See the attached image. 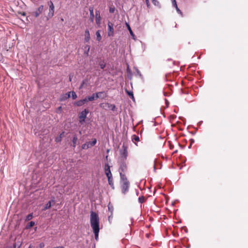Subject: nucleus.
I'll use <instances>...</instances> for the list:
<instances>
[{
    "label": "nucleus",
    "mask_w": 248,
    "mask_h": 248,
    "mask_svg": "<svg viewBox=\"0 0 248 248\" xmlns=\"http://www.w3.org/2000/svg\"><path fill=\"white\" fill-rule=\"evenodd\" d=\"M121 176V185L122 192L124 194H125L126 192L128 191L129 187V183L127 180L125 175L122 173L121 172L120 173Z\"/></svg>",
    "instance_id": "f257e3e1"
},
{
    "label": "nucleus",
    "mask_w": 248,
    "mask_h": 248,
    "mask_svg": "<svg viewBox=\"0 0 248 248\" xmlns=\"http://www.w3.org/2000/svg\"><path fill=\"white\" fill-rule=\"evenodd\" d=\"M90 221L91 225L93 229H99V217L96 213L93 212H91Z\"/></svg>",
    "instance_id": "f03ea898"
},
{
    "label": "nucleus",
    "mask_w": 248,
    "mask_h": 248,
    "mask_svg": "<svg viewBox=\"0 0 248 248\" xmlns=\"http://www.w3.org/2000/svg\"><path fill=\"white\" fill-rule=\"evenodd\" d=\"M49 12L48 13L47 16H46V19L48 20L51 18L54 15V6L51 1L49 2Z\"/></svg>",
    "instance_id": "7ed1b4c3"
},
{
    "label": "nucleus",
    "mask_w": 248,
    "mask_h": 248,
    "mask_svg": "<svg viewBox=\"0 0 248 248\" xmlns=\"http://www.w3.org/2000/svg\"><path fill=\"white\" fill-rule=\"evenodd\" d=\"M89 113V110L87 109H85L83 111L80 112L79 114V122L82 124L85 122V119L86 118L87 114Z\"/></svg>",
    "instance_id": "20e7f679"
},
{
    "label": "nucleus",
    "mask_w": 248,
    "mask_h": 248,
    "mask_svg": "<svg viewBox=\"0 0 248 248\" xmlns=\"http://www.w3.org/2000/svg\"><path fill=\"white\" fill-rule=\"evenodd\" d=\"M120 155L121 157L123 158L124 159H125L128 155V152L127 151L126 147L123 144L122 149L120 150Z\"/></svg>",
    "instance_id": "39448f33"
},
{
    "label": "nucleus",
    "mask_w": 248,
    "mask_h": 248,
    "mask_svg": "<svg viewBox=\"0 0 248 248\" xmlns=\"http://www.w3.org/2000/svg\"><path fill=\"white\" fill-rule=\"evenodd\" d=\"M22 245V240L19 236L16 238V242L13 245V248H19Z\"/></svg>",
    "instance_id": "423d86ee"
},
{
    "label": "nucleus",
    "mask_w": 248,
    "mask_h": 248,
    "mask_svg": "<svg viewBox=\"0 0 248 248\" xmlns=\"http://www.w3.org/2000/svg\"><path fill=\"white\" fill-rule=\"evenodd\" d=\"M108 35L109 36L113 35L114 30L113 25L112 23L108 22Z\"/></svg>",
    "instance_id": "0eeeda50"
},
{
    "label": "nucleus",
    "mask_w": 248,
    "mask_h": 248,
    "mask_svg": "<svg viewBox=\"0 0 248 248\" xmlns=\"http://www.w3.org/2000/svg\"><path fill=\"white\" fill-rule=\"evenodd\" d=\"M44 11V6L41 5L39 7H38L37 10L34 11L32 13V15L36 17H38L39 15L43 12Z\"/></svg>",
    "instance_id": "6e6552de"
},
{
    "label": "nucleus",
    "mask_w": 248,
    "mask_h": 248,
    "mask_svg": "<svg viewBox=\"0 0 248 248\" xmlns=\"http://www.w3.org/2000/svg\"><path fill=\"white\" fill-rule=\"evenodd\" d=\"M105 171L107 177L112 176L109 166L108 164H106L105 166Z\"/></svg>",
    "instance_id": "1a4fd4ad"
},
{
    "label": "nucleus",
    "mask_w": 248,
    "mask_h": 248,
    "mask_svg": "<svg viewBox=\"0 0 248 248\" xmlns=\"http://www.w3.org/2000/svg\"><path fill=\"white\" fill-rule=\"evenodd\" d=\"M95 94V97H96V99H97V98L103 99L107 96V94L104 92H98Z\"/></svg>",
    "instance_id": "9d476101"
},
{
    "label": "nucleus",
    "mask_w": 248,
    "mask_h": 248,
    "mask_svg": "<svg viewBox=\"0 0 248 248\" xmlns=\"http://www.w3.org/2000/svg\"><path fill=\"white\" fill-rule=\"evenodd\" d=\"M127 169V166L126 164L124 162H122L119 168V172L120 173L121 172L123 173V172H124Z\"/></svg>",
    "instance_id": "9b49d317"
},
{
    "label": "nucleus",
    "mask_w": 248,
    "mask_h": 248,
    "mask_svg": "<svg viewBox=\"0 0 248 248\" xmlns=\"http://www.w3.org/2000/svg\"><path fill=\"white\" fill-rule=\"evenodd\" d=\"M54 204L55 203V200L54 199L51 200V201L48 202L47 203L45 207L43 209V210H47L49 208H50L51 206V204Z\"/></svg>",
    "instance_id": "f8f14e48"
},
{
    "label": "nucleus",
    "mask_w": 248,
    "mask_h": 248,
    "mask_svg": "<svg viewBox=\"0 0 248 248\" xmlns=\"http://www.w3.org/2000/svg\"><path fill=\"white\" fill-rule=\"evenodd\" d=\"M87 102L86 97L82 100H79L76 103V105L78 106H81Z\"/></svg>",
    "instance_id": "ddd939ff"
},
{
    "label": "nucleus",
    "mask_w": 248,
    "mask_h": 248,
    "mask_svg": "<svg viewBox=\"0 0 248 248\" xmlns=\"http://www.w3.org/2000/svg\"><path fill=\"white\" fill-rule=\"evenodd\" d=\"M86 98L87 99V102L88 101H93L94 100L97 99L96 97H95V93H93L92 94V95H91L90 96L86 97Z\"/></svg>",
    "instance_id": "4468645a"
},
{
    "label": "nucleus",
    "mask_w": 248,
    "mask_h": 248,
    "mask_svg": "<svg viewBox=\"0 0 248 248\" xmlns=\"http://www.w3.org/2000/svg\"><path fill=\"white\" fill-rule=\"evenodd\" d=\"M95 16H96V22L97 24H99L100 19H101V16L100 15V12L99 11H96L95 12Z\"/></svg>",
    "instance_id": "2eb2a0df"
},
{
    "label": "nucleus",
    "mask_w": 248,
    "mask_h": 248,
    "mask_svg": "<svg viewBox=\"0 0 248 248\" xmlns=\"http://www.w3.org/2000/svg\"><path fill=\"white\" fill-rule=\"evenodd\" d=\"M85 40L86 42H88L90 39V34L89 31L86 30L85 31Z\"/></svg>",
    "instance_id": "dca6fc26"
},
{
    "label": "nucleus",
    "mask_w": 248,
    "mask_h": 248,
    "mask_svg": "<svg viewBox=\"0 0 248 248\" xmlns=\"http://www.w3.org/2000/svg\"><path fill=\"white\" fill-rule=\"evenodd\" d=\"M64 132H62L59 136L57 137L55 139V141L57 142H60L62 140V137H64Z\"/></svg>",
    "instance_id": "f3484780"
},
{
    "label": "nucleus",
    "mask_w": 248,
    "mask_h": 248,
    "mask_svg": "<svg viewBox=\"0 0 248 248\" xmlns=\"http://www.w3.org/2000/svg\"><path fill=\"white\" fill-rule=\"evenodd\" d=\"M97 140L95 139H93L91 142H87L90 148L93 146L96 143Z\"/></svg>",
    "instance_id": "a211bd4d"
},
{
    "label": "nucleus",
    "mask_w": 248,
    "mask_h": 248,
    "mask_svg": "<svg viewBox=\"0 0 248 248\" xmlns=\"http://www.w3.org/2000/svg\"><path fill=\"white\" fill-rule=\"evenodd\" d=\"M90 13V18L91 21L93 22L94 18L93 9V8H90L89 9Z\"/></svg>",
    "instance_id": "6ab92c4d"
},
{
    "label": "nucleus",
    "mask_w": 248,
    "mask_h": 248,
    "mask_svg": "<svg viewBox=\"0 0 248 248\" xmlns=\"http://www.w3.org/2000/svg\"><path fill=\"white\" fill-rule=\"evenodd\" d=\"M90 46L89 45H86L84 47L85 51L84 54L86 55L87 56L89 55V52L90 50Z\"/></svg>",
    "instance_id": "aec40b11"
},
{
    "label": "nucleus",
    "mask_w": 248,
    "mask_h": 248,
    "mask_svg": "<svg viewBox=\"0 0 248 248\" xmlns=\"http://www.w3.org/2000/svg\"><path fill=\"white\" fill-rule=\"evenodd\" d=\"M126 93H127V94L129 95V96L134 101L135 98L134 97V95L132 92H129L127 90H125Z\"/></svg>",
    "instance_id": "412c9836"
},
{
    "label": "nucleus",
    "mask_w": 248,
    "mask_h": 248,
    "mask_svg": "<svg viewBox=\"0 0 248 248\" xmlns=\"http://www.w3.org/2000/svg\"><path fill=\"white\" fill-rule=\"evenodd\" d=\"M93 232L94 233L95 235V239H97L98 237V233L99 232V229H93Z\"/></svg>",
    "instance_id": "4be33fe9"
},
{
    "label": "nucleus",
    "mask_w": 248,
    "mask_h": 248,
    "mask_svg": "<svg viewBox=\"0 0 248 248\" xmlns=\"http://www.w3.org/2000/svg\"><path fill=\"white\" fill-rule=\"evenodd\" d=\"M108 179V181L109 185H110L111 186H113V179H112V176L107 177Z\"/></svg>",
    "instance_id": "5701e85b"
},
{
    "label": "nucleus",
    "mask_w": 248,
    "mask_h": 248,
    "mask_svg": "<svg viewBox=\"0 0 248 248\" xmlns=\"http://www.w3.org/2000/svg\"><path fill=\"white\" fill-rule=\"evenodd\" d=\"M126 26H127V27L128 28V30L129 31V32H130L131 35H132V36H134V33H133V31H132V30H131L129 25L128 24H127V23H126Z\"/></svg>",
    "instance_id": "b1692460"
},
{
    "label": "nucleus",
    "mask_w": 248,
    "mask_h": 248,
    "mask_svg": "<svg viewBox=\"0 0 248 248\" xmlns=\"http://www.w3.org/2000/svg\"><path fill=\"white\" fill-rule=\"evenodd\" d=\"M68 97L67 96V95L65 94H63L61 96V98H60V100L61 101H64L66 99H68Z\"/></svg>",
    "instance_id": "393cba45"
},
{
    "label": "nucleus",
    "mask_w": 248,
    "mask_h": 248,
    "mask_svg": "<svg viewBox=\"0 0 248 248\" xmlns=\"http://www.w3.org/2000/svg\"><path fill=\"white\" fill-rule=\"evenodd\" d=\"M96 37H97V40L100 41L101 39V36L100 34L99 31H98L96 32Z\"/></svg>",
    "instance_id": "a878e982"
},
{
    "label": "nucleus",
    "mask_w": 248,
    "mask_h": 248,
    "mask_svg": "<svg viewBox=\"0 0 248 248\" xmlns=\"http://www.w3.org/2000/svg\"><path fill=\"white\" fill-rule=\"evenodd\" d=\"M35 224V223L33 221H31L29 224L28 225L27 227V228L29 229V228H30L32 227H33Z\"/></svg>",
    "instance_id": "bb28decb"
},
{
    "label": "nucleus",
    "mask_w": 248,
    "mask_h": 248,
    "mask_svg": "<svg viewBox=\"0 0 248 248\" xmlns=\"http://www.w3.org/2000/svg\"><path fill=\"white\" fill-rule=\"evenodd\" d=\"M82 149H87L89 148L90 147H89V145H88V143H87V142H86V143H84V144H83L82 145Z\"/></svg>",
    "instance_id": "cd10ccee"
},
{
    "label": "nucleus",
    "mask_w": 248,
    "mask_h": 248,
    "mask_svg": "<svg viewBox=\"0 0 248 248\" xmlns=\"http://www.w3.org/2000/svg\"><path fill=\"white\" fill-rule=\"evenodd\" d=\"M77 140H78V138L77 137H74L73 139V143L74 147L76 146V144Z\"/></svg>",
    "instance_id": "c85d7f7f"
},
{
    "label": "nucleus",
    "mask_w": 248,
    "mask_h": 248,
    "mask_svg": "<svg viewBox=\"0 0 248 248\" xmlns=\"http://www.w3.org/2000/svg\"><path fill=\"white\" fill-rule=\"evenodd\" d=\"M139 201L140 203H142L145 201V198L143 196L140 197L139 198Z\"/></svg>",
    "instance_id": "c756f323"
},
{
    "label": "nucleus",
    "mask_w": 248,
    "mask_h": 248,
    "mask_svg": "<svg viewBox=\"0 0 248 248\" xmlns=\"http://www.w3.org/2000/svg\"><path fill=\"white\" fill-rule=\"evenodd\" d=\"M32 214H30L29 215H28L27 217V218H26V220H30L32 218Z\"/></svg>",
    "instance_id": "7c9ffc66"
},
{
    "label": "nucleus",
    "mask_w": 248,
    "mask_h": 248,
    "mask_svg": "<svg viewBox=\"0 0 248 248\" xmlns=\"http://www.w3.org/2000/svg\"><path fill=\"white\" fill-rule=\"evenodd\" d=\"M72 94V98H73V99H76V98H77V94H76V93H75V92H72V94Z\"/></svg>",
    "instance_id": "2f4dec72"
},
{
    "label": "nucleus",
    "mask_w": 248,
    "mask_h": 248,
    "mask_svg": "<svg viewBox=\"0 0 248 248\" xmlns=\"http://www.w3.org/2000/svg\"><path fill=\"white\" fill-rule=\"evenodd\" d=\"M171 1L172 2V6H174V7H177V5L176 0H171Z\"/></svg>",
    "instance_id": "473e14b6"
},
{
    "label": "nucleus",
    "mask_w": 248,
    "mask_h": 248,
    "mask_svg": "<svg viewBox=\"0 0 248 248\" xmlns=\"http://www.w3.org/2000/svg\"><path fill=\"white\" fill-rule=\"evenodd\" d=\"M99 65L101 69H104L105 67V64L104 63H100Z\"/></svg>",
    "instance_id": "72a5a7b5"
},
{
    "label": "nucleus",
    "mask_w": 248,
    "mask_h": 248,
    "mask_svg": "<svg viewBox=\"0 0 248 248\" xmlns=\"http://www.w3.org/2000/svg\"><path fill=\"white\" fill-rule=\"evenodd\" d=\"M72 94V92H69L66 93L68 98H69L71 96V94Z\"/></svg>",
    "instance_id": "f704fd0d"
},
{
    "label": "nucleus",
    "mask_w": 248,
    "mask_h": 248,
    "mask_svg": "<svg viewBox=\"0 0 248 248\" xmlns=\"http://www.w3.org/2000/svg\"><path fill=\"white\" fill-rule=\"evenodd\" d=\"M114 12V8H110L109 9V12L113 13Z\"/></svg>",
    "instance_id": "c9c22d12"
},
{
    "label": "nucleus",
    "mask_w": 248,
    "mask_h": 248,
    "mask_svg": "<svg viewBox=\"0 0 248 248\" xmlns=\"http://www.w3.org/2000/svg\"><path fill=\"white\" fill-rule=\"evenodd\" d=\"M153 2L154 3L155 5H158L159 4L158 1L156 0H153Z\"/></svg>",
    "instance_id": "e433bc0d"
},
{
    "label": "nucleus",
    "mask_w": 248,
    "mask_h": 248,
    "mask_svg": "<svg viewBox=\"0 0 248 248\" xmlns=\"http://www.w3.org/2000/svg\"><path fill=\"white\" fill-rule=\"evenodd\" d=\"M175 8H176V10H177V11L179 13H180V14H181V13H181V11H180V9L178 8V6H177V7H175Z\"/></svg>",
    "instance_id": "4c0bfd02"
},
{
    "label": "nucleus",
    "mask_w": 248,
    "mask_h": 248,
    "mask_svg": "<svg viewBox=\"0 0 248 248\" xmlns=\"http://www.w3.org/2000/svg\"><path fill=\"white\" fill-rule=\"evenodd\" d=\"M134 140H136V141H139V138L138 137H135V138H134Z\"/></svg>",
    "instance_id": "58836bf2"
},
{
    "label": "nucleus",
    "mask_w": 248,
    "mask_h": 248,
    "mask_svg": "<svg viewBox=\"0 0 248 248\" xmlns=\"http://www.w3.org/2000/svg\"><path fill=\"white\" fill-rule=\"evenodd\" d=\"M54 248H64L62 246H59V247H54Z\"/></svg>",
    "instance_id": "ea45409f"
},
{
    "label": "nucleus",
    "mask_w": 248,
    "mask_h": 248,
    "mask_svg": "<svg viewBox=\"0 0 248 248\" xmlns=\"http://www.w3.org/2000/svg\"><path fill=\"white\" fill-rule=\"evenodd\" d=\"M40 247L42 248L44 246V244L43 243L40 244Z\"/></svg>",
    "instance_id": "a19ab883"
},
{
    "label": "nucleus",
    "mask_w": 248,
    "mask_h": 248,
    "mask_svg": "<svg viewBox=\"0 0 248 248\" xmlns=\"http://www.w3.org/2000/svg\"><path fill=\"white\" fill-rule=\"evenodd\" d=\"M108 209H109V210H110V209H111V208H110V207L109 205H108Z\"/></svg>",
    "instance_id": "79ce46f5"
},
{
    "label": "nucleus",
    "mask_w": 248,
    "mask_h": 248,
    "mask_svg": "<svg viewBox=\"0 0 248 248\" xmlns=\"http://www.w3.org/2000/svg\"><path fill=\"white\" fill-rule=\"evenodd\" d=\"M108 209H109V210H110V209H111V208H110V207L109 205H108Z\"/></svg>",
    "instance_id": "37998d69"
},
{
    "label": "nucleus",
    "mask_w": 248,
    "mask_h": 248,
    "mask_svg": "<svg viewBox=\"0 0 248 248\" xmlns=\"http://www.w3.org/2000/svg\"><path fill=\"white\" fill-rule=\"evenodd\" d=\"M29 248H33V247H32L31 245H30V246H29Z\"/></svg>",
    "instance_id": "c03bdc74"
},
{
    "label": "nucleus",
    "mask_w": 248,
    "mask_h": 248,
    "mask_svg": "<svg viewBox=\"0 0 248 248\" xmlns=\"http://www.w3.org/2000/svg\"><path fill=\"white\" fill-rule=\"evenodd\" d=\"M62 109V107H59V109H60H60Z\"/></svg>",
    "instance_id": "a18cd8bd"
},
{
    "label": "nucleus",
    "mask_w": 248,
    "mask_h": 248,
    "mask_svg": "<svg viewBox=\"0 0 248 248\" xmlns=\"http://www.w3.org/2000/svg\"><path fill=\"white\" fill-rule=\"evenodd\" d=\"M115 108V106H112V109H113V108Z\"/></svg>",
    "instance_id": "49530a36"
},
{
    "label": "nucleus",
    "mask_w": 248,
    "mask_h": 248,
    "mask_svg": "<svg viewBox=\"0 0 248 248\" xmlns=\"http://www.w3.org/2000/svg\"><path fill=\"white\" fill-rule=\"evenodd\" d=\"M69 80H70V81H71V77H69Z\"/></svg>",
    "instance_id": "de8ad7c7"
}]
</instances>
